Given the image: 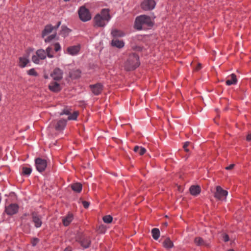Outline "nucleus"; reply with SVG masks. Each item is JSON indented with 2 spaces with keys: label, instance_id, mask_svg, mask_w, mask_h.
<instances>
[{
  "label": "nucleus",
  "instance_id": "47",
  "mask_svg": "<svg viewBox=\"0 0 251 251\" xmlns=\"http://www.w3.org/2000/svg\"><path fill=\"white\" fill-rule=\"evenodd\" d=\"M32 75H34V76L37 75V73L33 69H32Z\"/></svg>",
  "mask_w": 251,
  "mask_h": 251
},
{
  "label": "nucleus",
  "instance_id": "2",
  "mask_svg": "<svg viewBox=\"0 0 251 251\" xmlns=\"http://www.w3.org/2000/svg\"><path fill=\"white\" fill-rule=\"evenodd\" d=\"M153 24L150 17L143 15L138 16L135 21L134 27L137 30L152 27Z\"/></svg>",
  "mask_w": 251,
  "mask_h": 251
},
{
  "label": "nucleus",
  "instance_id": "5",
  "mask_svg": "<svg viewBox=\"0 0 251 251\" xmlns=\"http://www.w3.org/2000/svg\"><path fill=\"white\" fill-rule=\"evenodd\" d=\"M227 194V191L223 189L221 186H218L216 188L214 197L218 200L223 201L226 199Z\"/></svg>",
  "mask_w": 251,
  "mask_h": 251
},
{
  "label": "nucleus",
  "instance_id": "23",
  "mask_svg": "<svg viewBox=\"0 0 251 251\" xmlns=\"http://www.w3.org/2000/svg\"><path fill=\"white\" fill-rule=\"evenodd\" d=\"M71 188L73 191L80 193L82 190V186L80 183H75L72 184Z\"/></svg>",
  "mask_w": 251,
  "mask_h": 251
},
{
  "label": "nucleus",
  "instance_id": "13",
  "mask_svg": "<svg viewBox=\"0 0 251 251\" xmlns=\"http://www.w3.org/2000/svg\"><path fill=\"white\" fill-rule=\"evenodd\" d=\"M41 216L40 215H34L32 213V222L34 224V226L36 227H40L42 224V222L41 220Z\"/></svg>",
  "mask_w": 251,
  "mask_h": 251
},
{
  "label": "nucleus",
  "instance_id": "17",
  "mask_svg": "<svg viewBox=\"0 0 251 251\" xmlns=\"http://www.w3.org/2000/svg\"><path fill=\"white\" fill-rule=\"evenodd\" d=\"M111 45L119 49L123 48L125 46V43L123 40L118 39H113L111 41Z\"/></svg>",
  "mask_w": 251,
  "mask_h": 251
},
{
  "label": "nucleus",
  "instance_id": "21",
  "mask_svg": "<svg viewBox=\"0 0 251 251\" xmlns=\"http://www.w3.org/2000/svg\"><path fill=\"white\" fill-rule=\"evenodd\" d=\"M81 75V71L79 69H74L70 73V76L73 79L79 78Z\"/></svg>",
  "mask_w": 251,
  "mask_h": 251
},
{
  "label": "nucleus",
  "instance_id": "42",
  "mask_svg": "<svg viewBox=\"0 0 251 251\" xmlns=\"http://www.w3.org/2000/svg\"><path fill=\"white\" fill-rule=\"evenodd\" d=\"M234 166V164H230L228 166L226 167V169L227 170H231V169H232L233 168Z\"/></svg>",
  "mask_w": 251,
  "mask_h": 251
},
{
  "label": "nucleus",
  "instance_id": "39",
  "mask_svg": "<svg viewBox=\"0 0 251 251\" xmlns=\"http://www.w3.org/2000/svg\"><path fill=\"white\" fill-rule=\"evenodd\" d=\"M189 144V142H186L184 143V145H183V148L184 149V150L186 151V152H188L189 151V150L187 149V147L188 146Z\"/></svg>",
  "mask_w": 251,
  "mask_h": 251
},
{
  "label": "nucleus",
  "instance_id": "30",
  "mask_svg": "<svg viewBox=\"0 0 251 251\" xmlns=\"http://www.w3.org/2000/svg\"><path fill=\"white\" fill-rule=\"evenodd\" d=\"M194 242L197 246H202L204 245V240L202 238L200 237L195 238Z\"/></svg>",
  "mask_w": 251,
  "mask_h": 251
},
{
  "label": "nucleus",
  "instance_id": "40",
  "mask_svg": "<svg viewBox=\"0 0 251 251\" xmlns=\"http://www.w3.org/2000/svg\"><path fill=\"white\" fill-rule=\"evenodd\" d=\"M223 239L225 242H227L229 240V237L228 235L225 234L223 236Z\"/></svg>",
  "mask_w": 251,
  "mask_h": 251
},
{
  "label": "nucleus",
  "instance_id": "28",
  "mask_svg": "<svg viewBox=\"0 0 251 251\" xmlns=\"http://www.w3.org/2000/svg\"><path fill=\"white\" fill-rule=\"evenodd\" d=\"M31 173V169L30 168L23 167L22 168V174L24 176H29Z\"/></svg>",
  "mask_w": 251,
  "mask_h": 251
},
{
  "label": "nucleus",
  "instance_id": "1",
  "mask_svg": "<svg viewBox=\"0 0 251 251\" xmlns=\"http://www.w3.org/2000/svg\"><path fill=\"white\" fill-rule=\"evenodd\" d=\"M111 17L108 9H102L100 13H98L94 17V25L95 27H102L105 26L111 19Z\"/></svg>",
  "mask_w": 251,
  "mask_h": 251
},
{
  "label": "nucleus",
  "instance_id": "52",
  "mask_svg": "<svg viewBox=\"0 0 251 251\" xmlns=\"http://www.w3.org/2000/svg\"><path fill=\"white\" fill-rule=\"evenodd\" d=\"M14 251L9 250V251Z\"/></svg>",
  "mask_w": 251,
  "mask_h": 251
},
{
  "label": "nucleus",
  "instance_id": "11",
  "mask_svg": "<svg viewBox=\"0 0 251 251\" xmlns=\"http://www.w3.org/2000/svg\"><path fill=\"white\" fill-rule=\"evenodd\" d=\"M61 24V22H58L57 25L55 26H52L51 25H47L45 26V29L42 32V36L48 35L51 32L53 29H57Z\"/></svg>",
  "mask_w": 251,
  "mask_h": 251
},
{
  "label": "nucleus",
  "instance_id": "10",
  "mask_svg": "<svg viewBox=\"0 0 251 251\" xmlns=\"http://www.w3.org/2000/svg\"><path fill=\"white\" fill-rule=\"evenodd\" d=\"M63 71L58 68H55L50 75L55 80H59L62 78Z\"/></svg>",
  "mask_w": 251,
  "mask_h": 251
},
{
  "label": "nucleus",
  "instance_id": "25",
  "mask_svg": "<svg viewBox=\"0 0 251 251\" xmlns=\"http://www.w3.org/2000/svg\"><path fill=\"white\" fill-rule=\"evenodd\" d=\"M36 54L39 59L43 60L46 57V52L43 50H38L36 51Z\"/></svg>",
  "mask_w": 251,
  "mask_h": 251
},
{
  "label": "nucleus",
  "instance_id": "34",
  "mask_svg": "<svg viewBox=\"0 0 251 251\" xmlns=\"http://www.w3.org/2000/svg\"><path fill=\"white\" fill-rule=\"evenodd\" d=\"M71 114V109L68 108H65L62 112L60 113V115H69Z\"/></svg>",
  "mask_w": 251,
  "mask_h": 251
},
{
  "label": "nucleus",
  "instance_id": "31",
  "mask_svg": "<svg viewBox=\"0 0 251 251\" xmlns=\"http://www.w3.org/2000/svg\"><path fill=\"white\" fill-rule=\"evenodd\" d=\"M102 219L104 223L109 224L112 222L113 218L110 215H106L103 217Z\"/></svg>",
  "mask_w": 251,
  "mask_h": 251
},
{
  "label": "nucleus",
  "instance_id": "26",
  "mask_svg": "<svg viewBox=\"0 0 251 251\" xmlns=\"http://www.w3.org/2000/svg\"><path fill=\"white\" fill-rule=\"evenodd\" d=\"M151 234L153 238L157 240L160 236V231L158 228H154L151 230Z\"/></svg>",
  "mask_w": 251,
  "mask_h": 251
},
{
  "label": "nucleus",
  "instance_id": "3",
  "mask_svg": "<svg viewBox=\"0 0 251 251\" xmlns=\"http://www.w3.org/2000/svg\"><path fill=\"white\" fill-rule=\"evenodd\" d=\"M139 59V56L136 53L130 54L125 63V69L128 71L135 69L140 65Z\"/></svg>",
  "mask_w": 251,
  "mask_h": 251
},
{
  "label": "nucleus",
  "instance_id": "33",
  "mask_svg": "<svg viewBox=\"0 0 251 251\" xmlns=\"http://www.w3.org/2000/svg\"><path fill=\"white\" fill-rule=\"evenodd\" d=\"M56 37V33L52 34L45 39V42H50L53 39H54Z\"/></svg>",
  "mask_w": 251,
  "mask_h": 251
},
{
  "label": "nucleus",
  "instance_id": "49",
  "mask_svg": "<svg viewBox=\"0 0 251 251\" xmlns=\"http://www.w3.org/2000/svg\"><path fill=\"white\" fill-rule=\"evenodd\" d=\"M228 251H234L233 250L230 249V250H228Z\"/></svg>",
  "mask_w": 251,
  "mask_h": 251
},
{
  "label": "nucleus",
  "instance_id": "12",
  "mask_svg": "<svg viewBox=\"0 0 251 251\" xmlns=\"http://www.w3.org/2000/svg\"><path fill=\"white\" fill-rule=\"evenodd\" d=\"M91 90L95 95H98L101 93L103 89V85L100 83H97L90 85Z\"/></svg>",
  "mask_w": 251,
  "mask_h": 251
},
{
  "label": "nucleus",
  "instance_id": "20",
  "mask_svg": "<svg viewBox=\"0 0 251 251\" xmlns=\"http://www.w3.org/2000/svg\"><path fill=\"white\" fill-rule=\"evenodd\" d=\"M163 246L165 249L169 250L174 247V244L169 238H166L163 242Z\"/></svg>",
  "mask_w": 251,
  "mask_h": 251
},
{
  "label": "nucleus",
  "instance_id": "19",
  "mask_svg": "<svg viewBox=\"0 0 251 251\" xmlns=\"http://www.w3.org/2000/svg\"><path fill=\"white\" fill-rule=\"evenodd\" d=\"M73 219V215L71 213H69L66 217H64L62 222L65 226H68L71 223Z\"/></svg>",
  "mask_w": 251,
  "mask_h": 251
},
{
  "label": "nucleus",
  "instance_id": "50",
  "mask_svg": "<svg viewBox=\"0 0 251 251\" xmlns=\"http://www.w3.org/2000/svg\"><path fill=\"white\" fill-rule=\"evenodd\" d=\"M70 0H64V1H69Z\"/></svg>",
  "mask_w": 251,
  "mask_h": 251
},
{
  "label": "nucleus",
  "instance_id": "18",
  "mask_svg": "<svg viewBox=\"0 0 251 251\" xmlns=\"http://www.w3.org/2000/svg\"><path fill=\"white\" fill-rule=\"evenodd\" d=\"M237 81L236 75L234 74H232L228 76V78L226 80V83L227 85L229 86L232 84H235Z\"/></svg>",
  "mask_w": 251,
  "mask_h": 251
},
{
  "label": "nucleus",
  "instance_id": "48",
  "mask_svg": "<svg viewBox=\"0 0 251 251\" xmlns=\"http://www.w3.org/2000/svg\"><path fill=\"white\" fill-rule=\"evenodd\" d=\"M27 73H28V74L29 75H31V73H32L31 69L27 71Z\"/></svg>",
  "mask_w": 251,
  "mask_h": 251
},
{
  "label": "nucleus",
  "instance_id": "14",
  "mask_svg": "<svg viewBox=\"0 0 251 251\" xmlns=\"http://www.w3.org/2000/svg\"><path fill=\"white\" fill-rule=\"evenodd\" d=\"M50 90L54 92H58L61 90L60 84L56 82H51L49 86Z\"/></svg>",
  "mask_w": 251,
  "mask_h": 251
},
{
  "label": "nucleus",
  "instance_id": "35",
  "mask_svg": "<svg viewBox=\"0 0 251 251\" xmlns=\"http://www.w3.org/2000/svg\"><path fill=\"white\" fill-rule=\"evenodd\" d=\"M54 50L55 51H58L61 49V47L58 43H55L54 45Z\"/></svg>",
  "mask_w": 251,
  "mask_h": 251
},
{
  "label": "nucleus",
  "instance_id": "29",
  "mask_svg": "<svg viewBox=\"0 0 251 251\" xmlns=\"http://www.w3.org/2000/svg\"><path fill=\"white\" fill-rule=\"evenodd\" d=\"M78 115V111H74L73 113H71L69 115L68 117V120H76Z\"/></svg>",
  "mask_w": 251,
  "mask_h": 251
},
{
  "label": "nucleus",
  "instance_id": "41",
  "mask_svg": "<svg viewBox=\"0 0 251 251\" xmlns=\"http://www.w3.org/2000/svg\"><path fill=\"white\" fill-rule=\"evenodd\" d=\"M39 242V239L37 238H34L32 240V246H35L37 243Z\"/></svg>",
  "mask_w": 251,
  "mask_h": 251
},
{
  "label": "nucleus",
  "instance_id": "27",
  "mask_svg": "<svg viewBox=\"0 0 251 251\" xmlns=\"http://www.w3.org/2000/svg\"><path fill=\"white\" fill-rule=\"evenodd\" d=\"M134 151L136 152H138L140 155H143L146 151L145 148L142 147L135 146L134 148Z\"/></svg>",
  "mask_w": 251,
  "mask_h": 251
},
{
  "label": "nucleus",
  "instance_id": "15",
  "mask_svg": "<svg viewBox=\"0 0 251 251\" xmlns=\"http://www.w3.org/2000/svg\"><path fill=\"white\" fill-rule=\"evenodd\" d=\"M67 121L65 120L61 119L57 121L55 126V129L57 130H63L66 125Z\"/></svg>",
  "mask_w": 251,
  "mask_h": 251
},
{
  "label": "nucleus",
  "instance_id": "9",
  "mask_svg": "<svg viewBox=\"0 0 251 251\" xmlns=\"http://www.w3.org/2000/svg\"><path fill=\"white\" fill-rule=\"evenodd\" d=\"M80 48V45L70 46L67 48L66 53L72 56L76 55L79 52Z\"/></svg>",
  "mask_w": 251,
  "mask_h": 251
},
{
  "label": "nucleus",
  "instance_id": "6",
  "mask_svg": "<svg viewBox=\"0 0 251 251\" xmlns=\"http://www.w3.org/2000/svg\"><path fill=\"white\" fill-rule=\"evenodd\" d=\"M36 169L39 172L44 171L47 167V161L45 159L38 158L35 160Z\"/></svg>",
  "mask_w": 251,
  "mask_h": 251
},
{
  "label": "nucleus",
  "instance_id": "7",
  "mask_svg": "<svg viewBox=\"0 0 251 251\" xmlns=\"http://www.w3.org/2000/svg\"><path fill=\"white\" fill-rule=\"evenodd\" d=\"M156 3L154 0H144L141 4V8L146 11L151 10L154 8Z\"/></svg>",
  "mask_w": 251,
  "mask_h": 251
},
{
  "label": "nucleus",
  "instance_id": "16",
  "mask_svg": "<svg viewBox=\"0 0 251 251\" xmlns=\"http://www.w3.org/2000/svg\"><path fill=\"white\" fill-rule=\"evenodd\" d=\"M189 190L192 195L196 196L201 193V189L198 185H193L190 187Z\"/></svg>",
  "mask_w": 251,
  "mask_h": 251
},
{
  "label": "nucleus",
  "instance_id": "36",
  "mask_svg": "<svg viewBox=\"0 0 251 251\" xmlns=\"http://www.w3.org/2000/svg\"><path fill=\"white\" fill-rule=\"evenodd\" d=\"M105 227L103 226V225H101V226H100L99 227V230H100V232L101 233H104L105 231Z\"/></svg>",
  "mask_w": 251,
  "mask_h": 251
},
{
  "label": "nucleus",
  "instance_id": "22",
  "mask_svg": "<svg viewBox=\"0 0 251 251\" xmlns=\"http://www.w3.org/2000/svg\"><path fill=\"white\" fill-rule=\"evenodd\" d=\"M111 34L114 37H121L125 35V34L124 32H123L121 30H117L116 29H113L111 31Z\"/></svg>",
  "mask_w": 251,
  "mask_h": 251
},
{
  "label": "nucleus",
  "instance_id": "8",
  "mask_svg": "<svg viewBox=\"0 0 251 251\" xmlns=\"http://www.w3.org/2000/svg\"><path fill=\"white\" fill-rule=\"evenodd\" d=\"M19 206L16 203H12L5 207V211L7 215H12L17 213Z\"/></svg>",
  "mask_w": 251,
  "mask_h": 251
},
{
  "label": "nucleus",
  "instance_id": "46",
  "mask_svg": "<svg viewBox=\"0 0 251 251\" xmlns=\"http://www.w3.org/2000/svg\"><path fill=\"white\" fill-rule=\"evenodd\" d=\"M63 31L68 33L70 31V29L69 28H68L67 27H65L63 28Z\"/></svg>",
  "mask_w": 251,
  "mask_h": 251
},
{
  "label": "nucleus",
  "instance_id": "38",
  "mask_svg": "<svg viewBox=\"0 0 251 251\" xmlns=\"http://www.w3.org/2000/svg\"><path fill=\"white\" fill-rule=\"evenodd\" d=\"M32 61L36 64H38L39 63V59H37V56H32Z\"/></svg>",
  "mask_w": 251,
  "mask_h": 251
},
{
  "label": "nucleus",
  "instance_id": "44",
  "mask_svg": "<svg viewBox=\"0 0 251 251\" xmlns=\"http://www.w3.org/2000/svg\"><path fill=\"white\" fill-rule=\"evenodd\" d=\"M201 68V64L200 63H199L198 64V66L195 68V70L196 71H199V70H200Z\"/></svg>",
  "mask_w": 251,
  "mask_h": 251
},
{
  "label": "nucleus",
  "instance_id": "24",
  "mask_svg": "<svg viewBox=\"0 0 251 251\" xmlns=\"http://www.w3.org/2000/svg\"><path fill=\"white\" fill-rule=\"evenodd\" d=\"M28 63H29V60L26 57H22L19 58V66L21 67L24 68Z\"/></svg>",
  "mask_w": 251,
  "mask_h": 251
},
{
  "label": "nucleus",
  "instance_id": "4",
  "mask_svg": "<svg viewBox=\"0 0 251 251\" xmlns=\"http://www.w3.org/2000/svg\"><path fill=\"white\" fill-rule=\"evenodd\" d=\"M78 13L80 19L83 22H87L91 19V14L89 9L84 6L79 8Z\"/></svg>",
  "mask_w": 251,
  "mask_h": 251
},
{
  "label": "nucleus",
  "instance_id": "37",
  "mask_svg": "<svg viewBox=\"0 0 251 251\" xmlns=\"http://www.w3.org/2000/svg\"><path fill=\"white\" fill-rule=\"evenodd\" d=\"M82 203L83 207L85 208H87L90 205V203L87 201H82Z\"/></svg>",
  "mask_w": 251,
  "mask_h": 251
},
{
  "label": "nucleus",
  "instance_id": "43",
  "mask_svg": "<svg viewBox=\"0 0 251 251\" xmlns=\"http://www.w3.org/2000/svg\"><path fill=\"white\" fill-rule=\"evenodd\" d=\"M82 245L85 248H87L89 247L90 245V242L87 241V243L85 244H83V243H82Z\"/></svg>",
  "mask_w": 251,
  "mask_h": 251
},
{
  "label": "nucleus",
  "instance_id": "45",
  "mask_svg": "<svg viewBox=\"0 0 251 251\" xmlns=\"http://www.w3.org/2000/svg\"><path fill=\"white\" fill-rule=\"evenodd\" d=\"M247 140L248 141H251V133L248 134V135L247 136Z\"/></svg>",
  "mask_w": 251,
  "mask_h": 251
},
{
  "label": "nucleus",
  "instance_id": "32",
  "mask_svg": "<svg viewBox=\"0 0 251 251\" xmlns=\"http://www.w3.org/2000/svg\"><path fill=\"white\" fill-rule=\"evenodd\" d=\"M52 48L51 47H48L46 49V55L47 54L48 56L50 58H52L53 57V54L51 53Z\"/></svg>",
  "mask_w": 251,
  "mask_h": 251
},
{
  "label": "nucleus",
  "instance_id": "51",
  "mask_svg": "<svg viewBox=\"0 0 251 251\" xmlns=\"http://www.w3.org/2000/svg\"><path fill=\"white\" fill-rule=\"evenodd\" d=\"M165 225L167 226V223H165Z\"/></svg>",
  "mask_w": 251,
  "mask_h": 251
}]
</instances>
